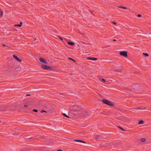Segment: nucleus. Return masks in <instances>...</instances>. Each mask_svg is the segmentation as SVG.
<instances>
[{"instance_id": "nucleus-2", "label": "nucleus", "mask_w": 151, "mask_h": 151, "mask_svg": "<svg viewBox=\"0 0 151 151\" xmlns=\"http://www.w3.org/2000/svg\"><path fill=\"white\" fill-rule=\"evenodd\" d=\"M41 67L42 68L45 69L50 70L52 69L51 67L44 64L42 65Z\"/></svg>"}, {"instance_id": "nucleus-31", "label": "nucleus", "mask_w": 151, "mask_h": 151, "mask_svg": "<svg viewBox=\"0 0 151 151\" xmlns=\"http://www.w3.org/2000/svg\"><path fill=\"white\" fill-rule=\"evenodd\" d=\"M29 95H30L27 94L26 96H29Z\"/></svg>"}, {"instance_id": "nucleus-27", "label": "nucleus", "mask_w": 151, "mask_h": 151, "mask_svg": "<svg viewBox=\"0 0 151 151\" xmlns=\"http://www.w3.org/2000/svg\"><path fill=\"white\" fill-rule=\"evenodd\" d=\"M112 23L115 24H116V23L114 22H113Z\"/></svg>"}, {"instance_id": "nucleus-26", "label": "nucleus", "mask_w": 151, "mask_h": 151, "mask_svg": "<svg viewBox=\"0 0 151 151\" xmlns=\"http://www.w3.org/2000/svg\"><path fill=\"white\" fill-rule=\"evenodd\" d=\"M69 59L71 60H73V61H75V60H73V59H72V58H69Z\"/></svg>"}, {"instance_id": "nucleus-7", "label": "nucleus", "mask_w": 151, "mask_h": 151, "mask_svg": "<svg viewBox=\"0 0 151 151\" xmlns=\"http://www.w3.org/2000/svg\"><path fill=\"white\" fill-rule=\"evenodd\" d=\"M22 22H20V24H15L14 25V27H20L22 26Z\"/></svg>"}, {"instance_id": "nucleus-3", "label": "nucleus", "mask_w": 151, "mask_h": 151, "mask_svg": "<svg viewBox=\"0 0 151 151\" xmlns=\"http://www.w3.org/2000/svg\"><path fill=\"white\" fill-rule=\"evenodd\" d=\"M127 52L124 51L123 52H120V54L121 55L126 57H127Z\"/></svg>"}, {"instance_id": "nucleus-11", "label": "nucleus", "mask_w": 151, "mask_h": 151, "mask_svg": "<svg viewBox=\"0 0 151 151\" xmlns=\"http://www.w3.org/2000/svg\"><path fill=\"white\" fill-rule=\"evenodd\" d=\"M141 141L142 142H145V138H142L141 139Z\"/></svg>"}, {"instance_id": "nucleus-22", "label": "nucleus", "mask_w": 151, "mask_h": 151, "mask_svg": "<svg viewBox=\"0 0 151 151\" xmlns=\"http://www.w3.org/2000/svg\"><path fill=\"white\" fill-rule=\"evenodd\" d=\"M141 16V15L140 14H138L137 15V17H140Z\"/></svg>"}, {"instance_id": "nucleus-23", "label": "nucleus", "mask_w": 151, "mask_h": 151, "mask_svg": "<svg viewBox=\"0 0 151 151\" xmlns=\"http://www.w3.org/2000/svg\"><path fill=\"white\" fill-rule=\"evenodd\" d=\"M119 127V128H120L121 130H124V129H123V128H122V127Z\"/></svg>"}, {"instance_id": "nucleus-18", "label": "nucleus", "mask_w": 151, "mask_h": 151, "mask_svg": "<svg viewBox=\"0 0 151 151\" xmlns=\"http://www.w3.org/2000/svg\"><path fill=\"white\" fill-rule=\"evenodd\" d=\"M41 113H43V112H46V111L45 110H42L41 111Z\"/></svg>"}, {"instance_id": "nucleus-15", "label": "nucleus", "mask_w": 151, "mask_h": 151, "mask_svg": "<svg viewBox=\"0 0 151 151\" xmlns=\"http://www.w3.org/2000/svg\"><path fill=\"white\" fill-rule=\"evenodd\" d=\"M3 11H1V14H0V16H1V17L3 14Z\"/></svg>"}, {"instance_id": "nucleus-21", "label": "nucleus", "mask_w": 151, "mask_h": 151, "mask_svg": "<svg viewBox=\"0 0 151 151\" xmlns=\"http://www.w3.org/2000/svg\"><path fill=\"white\" fill-rule=\"evenodd\" d=\"M33 111H35V112H37V109H34L33 110Z\"/></svg>"}, {"instance_id": "nucleus-4", "label": "nucleus", "mask_w": 151, "mask_h": 151, "mask_svg": "<svg viewBox=\"0 0 151 151\" xmlns=\"http://www.w3.org/2000/svg\"><path fill=\"white\" fill-rule=\"evenodd\" d=\"M13 56L14 58H15L17 61L19 62H21L22 61L21 59H19L18 57L16 56L15 55H13Z\"/></svg>"}, {"instance_id": "nucleus-5", "label": "nucleus", "mask_w": 151, "mask_h": 151, "mask_svg": "<svg viewBox=\"0 0 151 151\" xmlns=\"http://www.w3.org/2000/svg\"><path fill=\"white\" fill-rule=\"evenodd\" d=\"M39 60H40V61L43 63H47V62L45 61V59H44L41 58H39Z\"/></svg>"}, {"instance_id": "nucleus-29", "label": "nucleus", "mask_w": 151, "mask_h": 151, "mask_svg": "<svg viewBox=\"0 0 151 151\" xmlns=\"http://www.w3.org/2000/svg\"><path fill=\"white\" fill-rule=\"evenodd\" d=\"M113 40V41H116V39H114V40Z\"/></svg>"}, {"instance_id": "nucleus-14", "label": "nucleus", "mask_w": 151, "mask_h": 151, "mask_svg": "<svg viewBox=\"0 0 151 151\" xmlns=\"http://www.w3.org/2000/svg\"><path fill=\"white\" fill-rule=\"evenodd\" d=\"M80 140H79V139H74V140H73L74 141H75L78 142H80Z\"/></svg>"}, {"instance_id": "nucleus-13", "label": "nucleus", "mask_w": 151, "mask_h": 151, "mask_svg": "<svg viewBox=\"0 0 151 151\" xmlns=\"http://www.w3.org/2000/svg\"><path fill=\"white\" fill-rule=\"evenodd\" d=\"M99 138V137L98 136H97L94 137V139H97Z\"/></svg>"}, {"instance_id": "nucleus-8", "label": "nucleus", "mask_w": 151, "mask_h": 151, "mask_svg": "<svg viewBox=\"0 0 151 151\" xmlns=\"http://www.w3.org/2000/svg\"><path fill=\"white\" fill-rule=\"evenodd\" d=\"M68 43L71 45H73L74 44V43L72 42H68Z\"/></svg>"}, {"instance_id": "nucleus-30", "label": "nucleus", "mask_w": 151, "mask_h": 151, "mask_svg": "<svg viewBox=\"0 0 151 151\" xmlns=\"http://www.w3.org/2000/svg\"><path fill=\"white\" fill-rule=\"evenodd\" d=\"M36 40H37L36 38H34V40L35 41Z\"/></svg>"}, {"instance_id": "nucleus-28", "label": "nucleus", "mask_w": 151, "mask_h": 151, "mask_svg": "<svg viewBox=\"0 0 151 151\" xmlns=\"http://www.w3.org/2000/svg\"><path fill=\"white\" fill-rule=\"evenodd\" d=\"M57 151H63L61 150H57Z\"/></svg>"}, {"instance_id": "nucleus-1", "label": "nucleus", "mask_w": 151, "mask_h": 151, "mask_svg": "<svg viewBox=\"0 0 151 151\" xmlns=\"http://www.w3.org/2000/svg\"><path fill=\"white\" fill-rule=\"evenodd\" d=\"M102 102L104 104L112 106L114 105L113 103L110 101L106 99H103L102 100Z\"/></svg>"}, {"instance_id": "nucleus-19", "label": "nucleus", "mask_w": 151, "mask_h": 151, "mask_svg": "<svg viewBox=\"0 0 151 151\" xmlns=\"http://www.w3.org/2000/svg\"><path fill=\"white\" fill-rule=\"evenodd\" d=\"M101 81H103V82H106V81H105V80L104 79H103V78H102V79Z\"/></svg>"}, {"instance_id": "nucleus-24", "label": "nucleus", "mask_w": 151, "mask_h": 151, "mask_svg": "<svg viewBox=\"0 0 151 151\" xmlns=\"http://www.w3.org/2000/svg\"><path fill=\"white\" fill-rule=\"evenodd\" d=\"M59 37V38H60L61 40H63V38H62V37Z\"/></svg>"}, {"instance_id": "nucleus-32", "label": "nucleus", "mask_w": 151, "mask_h": 151, "mask_svg": "<svg viewBox=\"0 0 151 151\" xmlns=\"http://www.w3.org/2000/svg\"><path fill=\"white\" fill-rule=\"evenodd\" d=\"M3 45V46H5V45Z\"/></svg>"}, {"instance_id": "nucleus-25", "label": "nucleus", "mask_w": 151, "mask_h": 151, "mask_svg": "<svg viewBox=\"0 0 151 151\" xmlns=\"http://www.w3.org/2000/svg\"><path fill=\"white\" fill-rule=\"evenodd\" d=\"M118 7L119 8H122V9H123V7L122 6H119Z\"/></svg>"}, {"instance_id": "nucleus-12", "label": "nucleus", "mask_w": 151, "mask_h": 151, "mask_svg": "<svg viewBox=\"0 0 151 151\" xmlns=\"http://www.w3.org/2000/svg\"><path fill=\"white\" fill-rule=\"evenodd\" d=\"M63 114L65 116L67 117H68V115H67L63 113Z\"/></svg>"}, {"instance_id": "nucleus-17", "label": "nucleus", "mask_w": 151, "mask_h": 151, "mask_svg": "<svg viewBox=\"0 0 151 151\" xmlns=\"http://www.w3.org/2000/svg\"><path fill=\"white\" fill-rule=\"evenodd\" d=\"M80 142H83L84 143H86V142L83 140H80Z\"/></svg>"}, {"instance_id": "nucleus-16", "label": "nucleus", "mask_w": 151, "mask_h": 151, "mask_svg": "<svg viewBox=\"0 0 151 151\" xmlns=\"http://www.w3.org/2000/svg\"><path fill=\"white\" fill-rule=\"evenodd\" d=\"M123 9H128L129 10H130V9H128L126 7H123Z\"/></svg>"}, {"instance_id": "nucleus-9", "label": "nucleus", "mask_w": 151, "mask_h": 151, "mask_svg": "<svg viewBox=\"0 0 151 151\" xmlns=\"http://www.w3.org/2000/svg\"><path fill=\"white\" fill-rule=\"evenodd\" d=\"M144 123V122L143 120H141L138 123V124H143Z\"/></svg>"}, {"instance_id": "nucleus-20", "label": "nucleus", "mask_w": 151, "mask_h": 151, "mask_svg": "<svg viewBox=\"0 0 151 151\" xmlns=\"http://www.w3.org/2000/svg\"><path fill=\"white\" fill-rule=\"evenodd\" d=\"M24 106L25 107H29L28 105H24Z\"/></svg>"}, {"instance_id": "nucleus-6", "label": "nucleus", "mask_w": 151, "mask_h": 151, "mask_svg": "<svg viewBox=\"0 0 151 151\" xmlns=\"http://www.w3.org/2000/svg\"><path fill=\"white\" fill-rule=\"evenodd\" d=\"M87 59L88 60H97V58H94L93 57H88L87 58Z\"/></svg>"}, {"instance_id": "nucleus-10", "label": "nucleus", "mask_w": 151, "mask_h": 151, "mask_svg": "<svg viewBox=\"0 0 151 151\" xmlns=\"http://www.w3.org/2000/svg\"><path fill=\"white\" fill-rule=\"evenodd\" d=\"M143 54L145 57H147L149 56V55L147 53H143Z\"/></svg>"}]
</instances>
